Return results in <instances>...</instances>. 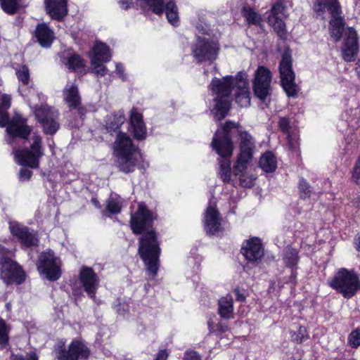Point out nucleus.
I'll list each match as a JSON object with an SVG mask.
<instances>
[{
	"label": "nucleus",
	"instance_id": "obj_39",
	"mask_svg": "<svg viewBox=\"0 0 360 360\" xmlns=\"http://www.w3.org/2000/svg\"><path fill=\"white\" fill-rule=\"evenodd\" d=\"M103 63V62L100 60H96V58L91 60V68L94 73L101 76H104L107 74L108 69Z\"/></svg>",
	"mask_w": 360,
	"mask_h": 360
},
{
	"label": "nucleus",
	"instance_id": "obj_33",
	"mask_svg": "<svg viewBox=\"0 0 360 360\" xmlns=\"http://www.w3.org/2000/svg\"><path fill=\"white\" fill-rule=\"evenodd\" d=\"M16 75L19 82L20 83L18 91L22 94V86H29L31 83L30 77V70L25 65H22L16 69Z\"/></svg>",
	"mask_w": 360,
	"mask_h": 360
},
{
	"label": "nucleus",
	"instance_id": "obj_48",
	"mask_svg": "<svg viewBox=\"0 0 360 360\" xmlns=\"http://www.w3.org/2000/svg\"><path fill=\"white\" fill-rule=\"evenodd\" d=\"M114 308L120 314H124V313L129 311L128 304L125 302L121 303L120 300H118V303L115 305Z\"/></svg>",
	"mask_w": 360,
	"mask_h": 360
},
{
	"label": "nucleus",
	"instance_id": "obj_6",
	"mask_svg": "<svg viewBox=\"0 0 360 360\" xmlns=\"http://www.w3.org/2000/svg\"><path fill=\"white\" fill-rule=\"evenodd\" d=\"M30 148L17 149L14 151L15 160L18 164L31 168H37L39 160L44 155L41 138L38 134L32 136Z\"/></svg>",
	"mask_w": 360,
	"mask_h": 360
},
{
	"label": "nucleus",
	"instance_id": "obj_52",
	"mask_svg": "<svg viewBox=\"0 0 360 360\" xmlns=\"http://www.w3.org/2000/svg\"><path fill=\"white\" fill-rule=\"evenodd\" d=\"M32 176V172L27 169H21L20 171V179L25 181L30 179Z\"/></svg>",
	"mask_w": 360,
	"mask_h": 360
},
{
	"label": "nucleus",
	"instance_id": "obj_28",
	"mask_svg": "<svg viewBox=\"0 0 360 360\" xmlns=\"http://www.w3.org/2000/svg\"><path fill=\"white\" fill-rule=\"evenodd\" d=\"M219 313L224 319L233 318V306L232 296L227 295L219 300Z\"/></svg>",
	"mask_w": 360,
	"mask_h": 360
},
{
	"label": "nucleus",
	"instance_id": "obj_43",
	"mask_svg": "<svg viewBox=\"0 0 360 360\" xmlns=\"http://www.w3.org/2000/svg\"><path fill=\"white\" fill-rule=\"evenodd\" d=\"M299 191L302 198H309L311 193L310 185L304 180L301 179L299 184Z\"/></svg>",
	"mask_w": 360,
	"mask_h": 360
},
{
	"label": "nucleus",
	"instance_id": "obj_38",
	"mask_svg": "<svg viewBox=\"0 0 360 360\" xmlns=\"http://www.w3.org/2000/svg\"><path fill=\"white\" fill-rule=\"evenodd\" d=\"M65 65L70 70L79 71L84 67V62L79 56L72 55L68 57Z\"/></svg>",
	"mask_w": 360,
	"mask_h": 360
},
{
	"label": "nucleus",
	"instance_id": "obj_53",
	"mask_svg": "<svg viewBox=\"0 0 360 360\" xmlns=\"http://www.w3.org/2000/svg\"><path fill=\"white\" fill-rule=\"evenodd\" d=\"M15 360H38V357L34 352H30L25 357L16 356Z\"/></svg>",
	"mask_w": 360,
	"mask_h": 360
},
{
	"label": "nucleus",
	"instance_id": "obj_8",
	"mask_svg": "<svg viewBox=\"0 0 360 360\" xmlns=\"http://www.w3.org/2000/svg\"><path fill=\"white\" fill-rule=\"evenodd\" d=\"M279 72L281 86L288 96H295L299 87L295 82V75L292 70V56L289 50L285 51L282 55L279 64Z\"/></svg>",
	"mask_w": 360,
	"mask_h": 360
},
{
	"label": "nucleus",
	"instance_id": "obj_18",
	"mask_svg": "<svg viewBox=\"0 0 360 360\" xmlns=\"http://www.w3.org/2000/svg\"><path fill=\"white\" fill-rule=\"evenodd\" d=\"M9 229L11 234L18 238L22 245L30 247L37 245L38 239L36 235L30 229L17 221H10Z\"/></svg>",
	"mask_w": 360,
	"mask_h": 360
},
{
	"label": "nucleus",
	"instance_id": "obj_62",
	"mask_svg": "<svg viewBox=\"0 0 360 360\" xmlns=\"http://www.w3.org/2000/svg\"><path fill=\"white\" fill-rule=\"evenodd\" d=\"M1 83H2V81H1V79H0V86L1 85Z\"/></svg>",
	"mask_w": 360,
	"mask_h": 360
},
{
	"label": "nucleus",
	"instance_id": "obj_19",
	"mask_svg": "<svg viewBox=\"0 0 360 360\" xmlns=\"http://www.w3.org/2000/svg\"><path fill=\"white\" fill-rule=\"evenodd\" d=\"M79 280L85 292L91 298H94L99 285L96 273L90 267H82L79 272Z\"/></svg>",
	"mask_w": 360,
	"mask_h": 360
},
{
	"label": "nucleus",
	"instance_id": "obj_20",
	"mask_svg": "<svg viewBox=\"0 0 360 360\" xmlns=\"http://www.w3.org/2000/svg\"><path fill=\"white\" fill-rule=\"evenodd\" d=\"M203 223L207 234L214 235L221 229V218L215 206L207 207L205 212Z\"/></svg>",
	"mask_w": 360,
	"mask_h": 360
},
{
	"label": "nucleus",
	"instance_id": "obj_22",
	"mask_svg": "<svg viewBox=\"0 0 360 360\" xmlns=\"http://www.w3.org/2000/svg\"><path fill=\"white\" fill-rule=\"evenodd\" d=\"M115 165L119 170L125 174L133 172L141 159L139 152L115 155Z\"/></svg>",
	"mask_w": 360,
	"mask_h": 360
},
{
	"label": "nucleus",
	"instance_id": "obj_31",
	"mask_svg": "<svg viewBox=\"0 0 360 360\" xmlns=\"http://www.w3.org/2000/svg\"><path fill=\"white\" fill-rule=\"evenodd\" d=\"M242 15L245 18V20L249 25H259L262 22L261 15L250 6H243L242 9Z\"/></svg>",
	"mask_w": 360,
	"mask_h": 360
},
{
	"label": "nucleus",
	"instance_id": "obj_27",
	"mask_svg": "<svg viewBox=\"0 0 360 360\" xmlns=\"http://www.w3.org/2000/svg\"><path fill=\"white\" fill-rule=\"evenodd\" d=\"M101 62H108L111 59V53L108 46L103 43H96L91 53V60L96 59Z\"/></svg>",
	"mask_w": 360,
	"mask_h": 360
},
{
	"label": "nucleus",
	"instance_id": "obj_26",
	"mask_svg": "<svg viewBox=\"0 0 360 360\" xmlns=\"http://www.w3.org/2000/svg\"><path fill=\"white\" fill-rule=\"evenodd\" d=\"M35 36L41 46L49 47L52 44L54 35L46 24H40L37 27Z\"/></svg>",
	"mask_w": 360,
	"mask_h": 360
},
{
	"label": "nucleus",
	"instance_id": "obj_1",
	"mask_svg": "<svg viewBox=\"0 0 360 360\" xmlns=\"http://www.w3.org/2000/svg\"><path fill=\"white\" fill-rule=\"evenodd\" d=\"M248 74L240 71L236 76L228 75L222 78L214 77L209 86L210 90L214 96L215 117L218 120L224 118L229 111L231 92H234L236 102L243 108L250 105V93Z\"/></svg>",
	"mask_w": 360,
	"mask_h": 360
},
{
	"label": "nucleus",
	"instance_id": "obj_37",
	"mask_svg": "<svg viewBox=\"0 0 360 360\" xmlns=\"http://www.w3.org/2000/svg\"><path fill=\"white\" fill-rule=\"evenodd\" d=\"M246 169L240 172L237 176H239L240 184L243 187L251 188L255 184L257 176L252 174L245 172Z\"/></svg>",
	"mask_w": 360,
	"mask_h": 360
},
{
	"label": "nucleus",
	"instance_id": "obj_11",
	"mask_svg": "<svg viewBox=\"0 0 360 360\" xmlns=\"http://www.w3.org/2000/svg\"><path fill=\"white\" fill-rule=\"evenodd\" d=\"M37 269L41 275L49 281H56L60 276V260L49 250L42 252L39 259Z\"/></svg>",
	"mask_w": 360,
	"mask_h": 360
},
{
	"label": "nucleus",
	"instance_id": "obj_7",
	"mask_svg": "<svg viewBox=\"0 0 360 360\" xmlns=\"http://www.w3.org/2000/svg\"><path fill=\"white\" fill-rule=\"evenodd\" d=\"M7 110L0 108V127L7 126L6 131L9 137L6 139L8 144H12L15 137L27 139L31 132V128L26 125V120L20 115H15L8 122Z\"/></svg>",
	"mask_w": 360,
	"mask_h": 360
},
{
	"label": "nucleus",
	"instance_id": "obj_50",
	"mask_svg": "<svg viewBox=\"0 0 360 360\" xmlns=\"http://www.w3.org/2000/svg\"><path fill=\"white\" fill-rule=\"evenodd\" d=\"M184 360H201V357L195 351L188 350L185 354Z\"/></svg>",
	"mask_w": 360,
	"mask_h": 360
},
{
	"label": "nucleus",
	"instance_id": "obj_29",
	"mask_svg": "<svg viewBox=\"0 0 360 360\" xmlns=\"http://www.w3.org/2000/svg\"><path fill=\"white\" fill-rule=\"evenodd\" d=\"M259 167L265 172H273L277 168V160L271 152L264 153L259 161Z\"/></svg>",
	"mask_w": 360,
	"mask_h": 360
},
{
	"label": "nucleus",
	"instance_id": "obj_3",
	"mask_svg": "<svg viewBox=\"0 0 360 360\" xmlns=\"http://www.w3.org/2000/svg\"><path fill=\"white\" fill-rule=\"evenodd\" d=\"M314 10L322 15L327 10L331 15L329 22V34L334 41H339L345 34L344 45L342 48V58L347 62L354 61L359 53L358 36L352 27L345 30V22L341 17L342 9L338 0H315Z\"/></svg>",
	"mask_w": 360,
	"mask_h": 360
},
{
	"label": "nucleus",
	"instance_id": "obj_24",
	"mask_svg": "<svg viewBox=\"0 0 360 360\" xmlns=\"http://www.w3.org/2000/svg\"><path fill=\"white\" fill-rule=\"evenodd\" d=\"M130 124L133 129L134 138L138 140L145 139L146 137V127L143 121V116L135 108L131 110Z\"/></svg>",
	"mask_w": 360,
	"mask_h": 360
},
{
	"label": "nucleus",
	"instance_id": "obj_56",
	"mask_svg": "<svg viewBox=\"0 0 360 360\" xmlns=\"http://www.w3.org/2000/svg\"><path fill=\"white\" fill-rule=\"evenodd\" d=\"M116 71H117V73L120 75V77L122 78V79H125V77L124 75V67H123L122 64H121V63L116 64Z\"/></svg>",
	"mask_w": 360,
	"mask_h": 360
},
{
	"label": "nucleus",
	"instance_id": "obj_51",
	"mask_svg": "<svg viewBox=\"0 0 360 360\" xmlns=\"http://www.w3.org/2000/svg\"><path fill=\"white\" fill-rule=\"evenodd\" d=\"M299 334L296 338V340L299 342H302L307 338V330L304 327L300 326L298 330Z\"/></svg>",
	"mask_w": 360,
	"mask_h": 360
},
{
	"label": "nucleus",
	"instance_id": "obj_59",
	"mask_svg": "<svg viewBox=\"0 0 360 360\" xmlns=\"http://www.w3.org/2000/svg\"><path fill=\"white\" fill-rule=\"evenodd\" d=\"M287 139H288V143H289V146H290V148H295V146L292 143L291 136L288 135Z\"/></svg>",
	"mask_w": 360,
	"mask_h": 360
},
{
	"label": "nucleus",
	"instance_id": "obj_47",
	"mask_svg": "<svg viewBox=\"0 0 360 360\" xmlns=\"http://www.w3.org/2000/svg\"><path fill=\"white\" fill-rule=\"evenodd\" d=\"M11 98L8 94H3L1 98V102L0 104V108L8 110L11 106Z\"/></svg>",
	"mask_w": 360,
	"mask_h": 360
},
{
	"label": "nucleus",
	"instance_id": "obj_14",
	"mask_svg": "<svg viewBox=\"0 0 360 360\" xmlns=\"http://www.w3.org/2000/svg\"><path fill=\"white\" fill-rule=\"evenodd\" d=\"M0 276L6 284H20L25 280V273L15 262L2 257L0 262Z\"/></svg>",
	"mask_w": 360,
	"mask_h": 360
},
{
	"label": "nucleus",
	"instance_id": "obj_34",
	"mask_svg": "<svg viewBox=\"0 0 360 360\" xmlns=\"http://www.w3.org/2000/svg\"><path fill=\"white\" fill-rule=\"evenodd\" d=\"M268 22L269 25L274 27L281 38H285V24L281 19L278 18V16H268Z\"/></svg>",
	"mask_w": 360,
	"mask_h": 360
},
{
	"label": "nucleus",
	"instance_id": "obj_9",
	"mask_svg": "<svg viewBox=\"0 0 360 360\" xmlns=\"http://www.w3.org/2000/svg\"><path fill=\"white\" fill-rule=\"evenodd\" d=\"M240 153L236 165L233 167V173L238 175L240 172L247 169L253 158L255 150V143L252 136L247 131H240Z\"/></svg>",
	"mask_w": 360,
	"mask_h": 360
},
{
	"label": "nucleus",
	"instance_id": "obj_54",
	"mask_svg": "<svg viewBox=\"0 0 360 360\" xmlns=\"http://www.w3.org/2000/svg\"><path fill=\"white\" fill-rule=\"evenodd\" d=\"M168 357V353L166 350H161L157 354L155 360H167Z\"/></svg>",
	"mask_w": 360,
	"mask_h": 360
},
{
	"label": "nucleus",
	"instance_id": "obj_41",
	"mask_svg": "<svg viewBox=\"0 0 360 360\" xmlns=\"http://www.w3.org/2000/svg\"><path fill=\"white\" fill-rule=\"evenodd\" d=\"M9 328L5 321L0 319V345H5L8 341Z\"/></svg>",
	"mask_w": 360,
	"mask_h": 360
},
{
	"label": "nucleus",
	"instance_id": "obj_16",
	"mask_svg": "<svg viewBox=\"0 0 360 360\" xmlns=\"http://www.w3.org/2000/svg\"><path fill=\"white\" fill-rule=\"evenodd\" d=\"M89 356V350L81 341L73 340L68 347V350L59 348L57 360H86Z\"/></svg>",
	"mask_w": 360,
	"mask_h": 360
},
{
	"label": "nucleus",
	"instance_id": "obj_42",
	"mask_svg": "<svg viewBox=\"0 0 360 360\" xmlns=\"http://www.w3.org/2000/svg\"><path fill=\"white\" fill-rule=\"evenodd\" d=\"M348 343L353 348L360 346V329L356 328L350 333L348 336Z\"/></svg>",
	"mask_w": 360,
	"mask_h": 360
},
{
	"label": "nucleus",
	"instance_id": "obj_4",
	"mask_svg": "<svg viewBox=\"0 0 360 360\" xmlns=\"http://www.w3.org/2000/svg\"><path fill=\"white\" fill-rule=\"evenodd\" d=\"M238 126L232 122H226L221 129H218L212 141V147L224 159L219 160V175L224 182L231 180V162L227 158L231 156L233 145L231 139L232 130Z\"/></svg>",
	"mask_w": 360,
	"mask_h": 360
},
{
	"label": "nucleus",
	"instance_id": "obj_36",
	"mask_svg": "<svg viewBox=\"0 0 360 360\" xmlns=\"http://www.w3.org/2000/svg\"><path fill=\"white\" fill-rule=\"evenodd\" d=\"M283 260L287 266L293 267L299 260L297 251L291 247H287L283 253Z\"/></svg>",
	"mask_w": 360,
	"mask_h": 360
},
{
	"label": "nucleus",
	"instance_id": "obj_10",
	"mask_svg": "<svg viewBox=\"0 0 360 360\" xmlns=\"http://www.w3.org/2000/svg\"><path fill=\"white\" fill-rule=\"evenodd\" d=\"M141 6H147L155 14L165 13L168 22L174 26L179 23V10L174 0H137Z\"/></svg>",
	"mask_w": 360,
	"mask_h": 360
},
{
	"label": "nucleus",
	"instance_id": "obj_30",
	"mask_svg": "<svg viewBox=\"0 0 360 360\" xmlns=\"http://www.w3.org/2000/svg\"><path fill=\"white\" fill-rule=\"evenodd\" d=\"M125 117L122 112L110 115L105 119V127L108 132L115 131L124 124Z\"/></svg>",
	"mask_w": 360,
	"mask_h": 360
},
{
	"label": "nucleus",
	"instance_id": "obj_5",
	"mask_svg": "<svg viewBox=\"0 0 360 360\" xmlns=\"http://www.w3.org/2000/svg\"><path fill=\"white\" fill-rule=\"evenodd\" d=\"M329 285L345 298L349 299L360 289V280L354 270L341 268L335 273Z\"/></svg>",
	"mask_w": 360,
	"mask_h": 360
},
{
	"label": "nucleus",
	"instance_id": "obj_49",
	"mask_svg": "<svg viewBox=\"0 0 360 360\" xmlns=\"http://www.w3.org/2000/svg\"><path fill=\"white\" fill-rule=\"evenodd\" d=\"M280 129L285 133L288 132L290 129V122L286 117H281L278 122Z\"/></svg>",
	"mask_w": 360,
	"mask_h": 360
},
{
	"label": "nucleus",
	"instance_id": "obj_32",
	"mask_svg": "<svg viewBox=\"0 0 360 360\" xmlns=\"http://www.w3.org/2000/svg\"><path fill=\"white\" fill-rule=\"evenodd\" d=\"M124 200L117 194H111L107 201L106 209L112 214H117L121 211Z\"/></svg>",
	"mask_w": 360,
	"mask_h": 360
},
{
	"label": "nucleus",
	"instance_id": "obj_58",
	"mask_svg": "<svg viewBox=\"0 0 360 360\" xmlns=\"http://www.w3.org/2000/svg\"><path fill=\"white\" fill-rule=\"evenodd\" d=\"M355 246L357 251L360 252V236L355 238Z\"/></svg>",
	"mask_w": 360,
	"mask_h": 360
},
{
	"label": "nucleus",
	"instance_id": "obj_44",
	"mask_svg": "<svg viewBox=\"0 0 360 360\" xmlns=\"http://www.w3.org/2000/svg\"><path fill=\"white\" fill-rule=\"evenodd\" d=\"M208 328L210 330V332L211 333H215V332H219V333H224L228 330L229 328L227 324L219 322L216 326L213 325V323L211 321L208 322Z\"/></svg>",
	"mask_w": 360,
	"mask_h": 360
},
{
	"label": "nucleus",
	"instance_id": "obj_61",
	"mask_svg": "<svg viewBox=\"0 0 360 360\" xmlns=\"http://www.w3.org/2000/svg\"><path fill=\"white\" fill-rule=\"evenodd\" d=\"M7 252V250L4 248L2 247V245H0V255H1L2 256L6 255Z\"/></svg>",
	"mask_w": 360,
	"mask_h": 360
},
{
	"label": "nucleus",
	"instance_id": "obj_23",
	"mask_svg": "<svg viewBox=\"0 0 360 360\" xmlns=\"http://www.w3.org/2000/svg\"><path fill=\"white\" fill-rule=\"evenodd\" d=\"M115 155L139 152L129 136L119 133L113 144Z\"/></svg>",
	"mask_w": 360,
	"mask_h": 360
},
{
	"label": "nucleus",
	"instance_id": "obj_12",
	"mask_svg": "<svg viewBox=\"0 0 360 360\" xmlns=\"http://www.w3.org/2000/svg\"><path fill=\"white\" fill-rule=\"evenodd\" d=\"M272 74L269 68L259 65L255 72L252 88L256 97L264 101L271 92Z\"/></svg>",
	"mask_w": 360,
	"mask_h": 360
},
{
	"label": "nucleus",
	"instance_id": "obj_21",
	"mask_svg": "<svg viewBox=\"0 0 360 360\" xmlns=\"http://www.w3.org/2000/svg\"><path fill=\"white\" fill-rule=\"evenodd\" d=\"M243 254L245 258L252 262L259 261L264 256V248L258 238L248 240L243 246Z\"/></svg>",
	"mask_w": 360,
	"mask_h": 360
},
{
	"label": "nucleus",
	"instance_id": "obj_46",
	"mask_svg": "<svg viewBox=\"0 0 360 360\" xmlns=\"http://www.w3.org/2000/svg\"><path fill=\"white\" fill-rule=\"evenodd\" d=\"M352 179L354 183L360 184V157L357 160L353 169L352 173Z\"/></svg>",
	"mask_w": 360,
	"mask_h": 360
},
{
	"label": "nucleus",
	"instance_id": "obj_25",
	"mask_svg": "<svg viewBox=\"0 0 360 360\" xmlns=\"http://www.w3.org/2000/svg\"><path fill=\"white\" fill-rule=\"evenodd\" d=\"M46 8L52 18L60 20L68 13L67 0H46Z\"/></svg>",
	"mask_w": 360,
	"mask_h": 360
},
{
	"label": "nucleus",
	"instance_id": "obj_17",
	"mask_svg": "<svg viewBox=\"0 0 360 360\" xmlns=\"http://www.w3.org/2000/svg\"><path fill=\"white\" fill-rule=\"evenodd\" d=\"M63 96L70 110H76L82 115L84 114L85 110L82 106L81 96L77 84L68 82L63 90Z\"/></svg>",
	"mask_w": 360,
	"mask_h": 360
},
{
	"label": "nucleus",
	"instance_id": "obj_15",
	"mask_svg": "<svg viewBox=\"0 0 360 360\" xmlns=\"http://www.w3.org/2000/svg\"><path fill=\"white\" fill-rule=\"evenodd\" d=\"M218 50L217 43L200 37L193 47L194 56L200 62L215 60L217 57Z\"/></svg>",
	"mask_w": 360,
	"mask_h": 360
},
{
	"label": "nucleus",
	"instance_id": "obj_57",
	"mask_svg": "<svg viewBox=\"0 0 360 360\" xmlns=\"http://www.w3.org/2000/svg\"><path fill=\"white\" fill-rule=\"evenodd\" d=\"M236 294L238 301L243 302L245 300V296L243 294H240L238 290L236 291Z\"/></svg>",
	"mask_w": 360,
	"mask_h": 360
},
{
	"label": "nucleus",
	"instance_id": "obj_60",
	"mask_svg": "<svg viewBox=\"0 0 360 360\" xmlns=\"http://www.w3.org/2000/svg\"><path fill=\"white\" fill-rule=\"evenodd\" d=\"M356 72L358 74V75L360 77V59H359L356 63Z\"/></svg>",
	"mask_w": 360,
	"mask_h": 360
},
{
	"label": "nucleus",
	"instance_id": "obj_45",
	"mask_svg": "<svg viewBox=\"0 0 360 360\" xmlns=\"http://www.w3.org/2000/svg\"><path fill=\"white\" fill-rule=\"evenodd\" d=\"M346 112L348 115V121L352 122L354 120H360V107L351 108Z\"/></svg>",
	"mask_w": 360,
	"mask_h": 360
},
{
	"label": "nucleus",
	"instance_id": "obj_35",
	"mask_svg": "<svg viewBox=\"0 0 360 360\" xmlns=\"http://www.w3.org/2000/svg\"><path fill=\"white\" fill-rule=\"evenodd\" d=\"M1 6L8 14L16 13L22 6L21 0H0Z\"/></svg>",
	"mask_w": 360,
	"mask_h": 360
},
{
	"label": "nucleus",
	"instance_id": "obj_40",
	"mask_svg": "<svg viewBox=\"0 0 360 360\" xmlns=\"http://www.w3.org/2000/svg\"><path fill=\"white\" fill-rule=\"evenodd\" d=\"M275 3L272 5L269 16H278V14H284L285 6L284 0H274Z\"/></svg>",
	"mask_w": 360,
	"mask_h": 360
},
{
	"label": "nucleus",
	"instance_id": "obj_2",
	"mask_svg": "<svg viewBox=\"0 0 360 360\" xmlns=\"http://www.w3.org/2000/svg\"><path fill=\"white\" fill-rule=\"evenodd\" d=\"M155 219L153 213L143 203H139L137 211L131 214L130 219L133 233H143L139 238V254L146 266L147 273L153 277L158 273L160 253L157 234L150 229Z\"/></svg>",
	"mask_w": 360,
	"mask_h": 360
},
{
	"label": "nucleus",
	"instance_id": "obj_13",
	"mask_svg": "<svg viewBox=\"0 0 360 360\" xmlns=\"http://www.w3.org/2000/svg\"><path fill=\"white\" fill-rule=\"evenodd\" d=\"M34 115L45 134L52 135L57 131L59 124L56 121L58 113L56 110L47 105H41L34 108Z\"/></svg>",
	"mask_w": 360,
	"mask_h": 360
},
{
	"label": "nucleus",
	"instance_id": "obj_55",
	"mask_svg": "<svg viewBox=\"0 0 360 360\" xmlns=\"http://www.w3.org/2000/svg\"><path fill=\"white\" fill-rule=\"evenodd\" d=\"M119 4L122 9L126 10L129 8L132 4V0H120Z\"/></svg>",
	"mask_w": 360,
	"mask_h": 360
}]
</instances>
